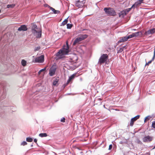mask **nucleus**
<instances>
[{"mask_svg": "<svg viewBox=\"0 0 155 155\" xmlns=\"http://www.w3.org/2000/svg\"><path fill=\"white\" fill-rule=\"evenodd\" d=\"M146 155H150V153H146Z\"/></svg>", "mask_w": 155, "mask_h": 155, "instance_id": "nucleus-44", "label": "nucleus"}, {"mask_svg": "<svg viewBox=\"0 0 155 155\" xmlns=\"http://www.w3.org/2000/svg\"><path fill=\"white\" fill-rule=\"evenodd\" d=\"M123 143V142L122 141H120V143H121V144H122Z\"/></svg>", "mask_w": 155, "mask_h": 155, "instance_id": "nucleus-47", "label": "nucleus"}, {"mask_svg": "<svg viewBox=\"0 0 155 155\" xmlns=\"http://www.w3.org/2000/svg\"><path fill=\"white\" fill-rule=\"evenodd\" d=\"M127 40L128 39L127 38V36L123 37L118 41V43H119L121 42H124L127 41Z\"/></svg>", "mask_w": 155, "mask_h": 155, "instance_id": "nucleus-14", "label": "nucleus"}, {"mask_svg": "<svg viewBox=\"0 0 155 155\" xmlns=\"http://www.w3.org/2000/svg\"><path fill=\"white\" fill-rule=\"evenodd\" d=\"M21 64L23 66H25L26 64V61L24 60H22L21 61Z\"/></svg>", "mask_w": 155, "mask_h": 155, "instance_id": "nucleus-24", "label": "nucleus"}, {"mask_svg": "<svg viewBox=\"0 0 155 155\" xmlns=\"http://www.w3.org/2000/svg\"><path fill=\"white\" fill-rule=\"evenodd\" d=\"M143 142H145V137H144L143 138Z\"/></svg>", "mask_w": 155, "mask_h": 155, "instance_id": "nucleus-43", "label": "nucleus"}, {"mask_svg": "<svg viewBox=\"0 0 155 155\" xmlns=\"http://www.w3.org/2000/svg\"><path fill=\"white\" fill-rule=\"evenodd\" d=\"M75 75V74H73L71 75V76L69 77V78L68 79V80H67V82H66V85L70 83V82L74 78Z\"/></svg>", "mask_w": 155, "mask_h": 155, "instance_id": "nucleus-11", "label": "nucleus"}, {"mask_svg": "<svg viewBox=\"0 0 155 155\" xmlns=\"http://www.w3.org/2000/svg\"><path fill=\"white\" fill-rule=\"evenodd\" d=\"M46 67H45V68H43L41 70H40L38 72V74H41V72H42V71H45V70H46Z\"/></svg>", "mask_w": 155, "mask_h": 155, "instance_id": "nucleus-25", "label": "nucleus"}, {"mask_svg": "<svg viewBox=\"0 0 155 155\" xmlns=\"http://www.w3.org/2000/svg\"><path fill=\"white\" fill-rule=\"evenodd\" d=\"M50 9L53 12V13L54 14H58L60 12L59 10H56L52 7H50Z\"/></svg>", "mask_w": 155, "mask_h": 155, "instance_id": "nucleus-15", "label": "nucleus"}, {"mask_svg": "<svg viewBox=\"0 0 155 155\" xmlns=\"http://www.w3.org/2000/svg\"><path fill=\"white\" fill-rule=\"evenodd\" d=\"M58 79L56 78L54 81L53 83V84L54 86H56L58 83Z\"/></svg>", "mask_w": 155, "mask_h": 155, "instance_id": "nucleus-22", "label": "nucleus"}, {"mask_svg": "<svg viewBox=\"0 0 155 155\" xmlns=\"http://www.w3.org/2000/svg\"><path fill=\"white\" fill-rule=\"evenodd\" d=\"M143 0H138L139 2L140 3V4L143 3Z\"/></svg>", "mask_w": 155, "mask_h": 155, "instance_id": "nucleus-42", "label": "nucleus"}, {"mask_svg": "<svg viewBox=\"0 0 155 155\" xmlns=\"http://www.w3.org/2000/svg\"><path fill=\"white\" fill-rule=\"evenodd\" d=\"M153 59V57L152 58V59L150 61H149V62H148L147 63L146 62V65H148L149 64H150V63H151L152 62V61L154 60V59Z\"/></svg>", "mask_w": 155, "mask_h": 155, "instance_id": "nucleus-33", "label": "nucleus"}, {"mask_svg": "<svg viewBox=\"0 0 155 155\" xmlns=\"http://www.w3.org/2000/svg\"><path fill=\"white\" fill-rule=\"evenodd\" d=\"M31 147H33V144H31Z\"/></svg>", "mask_w": 155, "mask_h": 155, "instance_id": "nucleus-48", "label": "nucleus"}, {"mask_svg": "<svg viewBox=\"0 0 155 155\" xmlns=\"http://www.w3.org/2000/svg\"><path fill=\"white\" fill-rule=\"evenodd\" d=\"M151 117H152L150 115L146 117V121L147 120H149Z\"/></svg>", "mask_w": 155, "mask_h": 155, "instance_id": "nucleus-34", "label": "nucleus"}, {"mask_svg": "<svg viewBox=\"0 0 155 155\" xmlns=\"http://www.w3.org/2000/svg\"><path fill=\"white\" fill-rule=\"evenodd\" d=\"M154 148H155V146H154Z\"/></svg>", "mask_w": 155, "mask_h": 155, "instance_id": "nucleus-49", "label": "nucleus"}, {"mask_svg": "<svg viewBox=\"0 0 155 155\" xmlns=\"http://www.w3.org/2000/svg\"><path fill=\"white\" fill-rule=\"evenodd\" d=\"M104 10L106 14L108 16H114L116 15L115 10L112 8H105Z\"/></svg>", "mask_w": 155, "mask_h": 155, "instance_id": "nucleus-2", "label": "nucleus"}, {"mask_svg": "<svg viewBox=\"0 0 155 155\" xmlns=\"http://www.w3.org/2000/svg\"><path fill=\"white\" fill-rule=\"evenodd\" d=\"M1 12V10L0 9V12Z\"/></svg>", "mask_w": 155, "mask_h": 155, "instance_id": "nucleus-50", "label": "nucleus"}, {"mask_svg": "<svg viewBox=\"0 0 155 155\" xmlns=\"http://www.w3.org/2000/svg\"><path fill=\"white\" fill-rule=\"evenodd\" d=\"M27 144V142L25 141H23V142H22L21 143V146H25V145H26Z\"/></svg>", "mask_w": 155, "mask_h": 155, "instance_id": "nucleus-27", "label": "nucleus"}, {"mask_svg": "<svg viewBox=\"0 0 155 155\" xmlns=\"http://www.w3.org/2000/svg\"><path fill=\"white\" fill-rule=\"evenodd\" d=\"M44 61V56L42 55L36 58L33 61L34 62L43 63Z\"/></svg>", "mask_w": 155, "mask_h": 155, "instance_id": "nucleus-5", "label": "nucleus"}, {"mask_svg": "<svg viewBox=\"0 0 155 155\" xmlns=\"http://www.w3.org/2000/svg\"><path fill=\"white\" fill-rule=\"evenodd\" d=\"M108 58V56L106 54H103L100 57L98 63L101 64L104 63Z\"/></svg>", "mask_w": 155, "mask_h": 155, "instance_id": "nucleus-4", "label": "nucleus"}, {"mask_svg": "<svg viewBox=\"0 0 155 155\" xmlns=\"http://www.w3.org/2000/svg\"><path fill=\"white\" fill-rule=\"evenodd\" d=\"M87 37V35L86 34L81 35L79 37L76 38L74 41L73 45H75L77 43H78L80 41H82L86 38Z\"/></svg>", "mask_w": 155, "mask_h": 155, "instance_id": "nucleus-3", "label": "nucleus"}, {"mask_svg": "<svg viewBox=\"0 0 155 155\" xmlns=\"http://www.w3.org/2000/svg\"><path fill=\"white\" fill-rule=\"evenodd\" d=\"M40 48V46H38L37 47H35L34 49V51H39Z\"/></svg>", "mask_w": 155, "mask_h": 155, "instance_id": "nucleus-29", "label": "nucleus"}, {"mask_svg": "<svg viewBox=\"0 0 155 155\" xmlns=\"http://www.w3.org/2000/svg\"><path fill=\"white\" fill-rule=\"evenodd\" d=\"M61 121L62 122H64L65 121V118L64 117H63L61 120Z\"/></svg>", "mask_w": 155, "mask_h": 155, "instance_id": "nucleus-35", "label": "nucleus"}, {"mask_svg": "<svg viewBox=\"0 0 155 155\" xmlns=\"http://www.w3.org/2000/svg\"><path fill=\"white\" fill-rule=\"evenodd\" d=\"M26 140L28 142H31L33 141V139L30 137H28L26 138Z\"/></svg>", "mask_w": 155, "mask_h": 155, "instance_id": "nucleus-21", "label": "nucleus"}, {"mask_svg": "<svg viewBox=\"0 0 155 155\" xmlns=\"http://www.w3.org/2000/svg\"><path fill=\"white\" fill-rule=\"evenodd\" d=\"M44 6L45 7H48L49 8L50 7H51L50 6H49L47 4H45L44 5Z\"/></svg>", "mask_w": 155, "mask_h": 155, "instance_id": "nucleus-39", "label": "nucleus"}, {"mask_svg": "<svg viewBox=\"0 0 155 155\" xmlns=\"http://www.w3.org/2000/svg\"><path fill=\"white\" fill-rule=\"evenodd\" d=\"M134 37L133 33L130 35H129L128 36H127V38L128 39L132 37Z\"/></svg>", "mask_w": 155, "mask_h": 155, "instance_id": "nucleus-28", "label": "nucleus"}, {"mask_svg": "<svg viewBox=\"0 0 155 155\" xmlns=\"http://www.w3.org/2000/svg\"><path fill=\"white\" fill-rule=\"evenodd\" d=\"M125 47H126V45H125V46H124L123 47H122L121 48H123V49L124 48H125Z\"/></svg>", "mask_w": 155, "mask_h": 155, "instance_id": "nucleus-46", "label": "nucleus"}, {"mask_svg": "<svg viewBox=\"0 0 155 155\" xmlns=\"http://www.w3.org/2000/svg\"><path fill=\"white\" fill-rule=\"evenodd\" d=\"M27 29L28 28L25 25H22L18 28V30L19 31H26Z\"/></svg>", "mask_w": 155, "mask_h": 155, "instance_id": "nucleus-9", "label": "nucleus"}, {"mask_svg": "<svg viewBox=\"0 0 155 155\" xmlns=\"http://www.w3.org/2000/svg\"><path fill=\"white\" fill-rule=\"evenodd\" d=\"M153 137L149 136H146V142H149L152 140Z\"/></svg>", "mask_w": 155, "mask_h": 155, "instance_id": "nucleus-16", "label": "nucleus"}, {"mask_svg": "<svg viewBox=\"0 0 155 155\" xmlns=\"http://www.w3.org/2000/svg\"><path fill=\"white\" fill-rule=\"evenodd\" d=\"M67 26L68 29H71L72 27V24L68 23L67 24Z\"/></svg>", "mask_w": 155, "mask_h": 155, "instance_id": "nucleus-26", "label": "nucleus"}, {"mask_svg": "<svg viewBox=\"0 0 155 155\" xmlns=\"http://www.w3.org/2000/svg\"><path fill=\"white\" fill-rule=\"evenodd\" d=\"M127 14L124 10L118 13L119 16L121 18H123Z\"/></svg>", "mask_w": 155, "mask_h": 155, "instance_id": "nucleus-10", "label": "nucleus"}, {"mask_svg": "<svg viewBox=\"0 0 155 155\" xmlns=\"http://www.w3.org/2000/svg\"><path fill=\"white\" fill-rule=\"evenodd\" d=\"M152 126L153 128H155V121L152 123Z\"/></svg>", "mask_w": 155, "mask_h": 155, "instance_id": "nucleus-36", "label": "nucleus"}, {"mask_svg": "<svg viewBox=\"0 0 155 155\" xmlns=\"http://www.w3.org/2000/svg\"><path fill=\"white\" fill-rule=\"evenodd\" d=\"M112 147V144H110L108 150H110Z\"/></svg>", "mask_w": 155, "mask_h": 155, "instance_id": "nucleus-38", "label": "nucleus"}, {"mask_svg": "<svg viewBox=\"0 0 155 155\" xmlns=\"http://www.w3.org/2000/svg\"><path fill=\"white\" fill-rule=\"evenodd\" d=\"M155 32V28H153L146 31V35L153 34Z\"/></svg>", "mask_w": 155, "mask_h": 155, "instance_id": "nucleus-13", "label": "nucleus"}, {"mask_svg": "<svg viewBox=\"0 0 155 155\" xmlns=\"http://www.w3.org/2000/svg\"><path fill=\"white\" fill-rule=\"evenodd\" d=\"M137 142L138 143H140L141 144V142L140 141L139 139H137Z\"/></svg>", "mask_w": 155, "mask_h": 155, "instance_id": "nucleus-40", "label": "nucleus"}, {"mask_svg": "<svg viewBox=\"0 0 155 155\" xmlns=\"http://www.w3.org/2000/svg\"><path fill=\"white\" fill-rule=\"evenodd\" d=\"M66 46L65 45H64L63 48L56 53V55L58 58V59L62 58L63 57L64 55L68 54L69 52V46L68 41H66Z\"/></svg>", "mask_w": 155, "mask_h": 155, "instance_id": "nucleus-1", "label": "nucleus"}, {"mask_svg": "<svg viewBox=\"0 0 155 155\" xmlns=\"http://www.w3.org/2000/svg\"><path fill=\"white\" fill-rule=\"evenodd\" d=\"M123 51V48H120L119 50L117 51V52L118 53H121Z\"/></svg>", "mask_w": 155, "mask_h": 155, "instance_id": "nucleus-32", "label": "nucleus"}, {"mask_svg": "<svg viewBox=\"0 0 155 155\" xmlns=\"http://www.w3.org/2000/svg\"><path fill=\"white\" fill-rule=\"evenodd\" d=\"M38 29L37 26L36 25L33 24L32 26L31 30L32 32L34 31V30H37Z\"/></svg>", "mask_w": 155, "mask_h": 155, "instance_id": "nucleus-17", "label": "nucleus"}, {"mask_svg": "<svg viewBox=\"0 0 155 155\" xmlns=\"http://www.w3.org/2000/svg\"><path fill=\"white\" fill-rule=\"evenodd\" d=\"M137 6H136L134 4H133L131 8H135Z\"/></svg>", "mask_w": 155, "mask_h": 155, "instance_id": "nucleus-37", "label": "nucleus"}, {"mask_svg": "<svg viewBox=\"0 0 155 155\" xmlns=\"http://www.w3.org/2000/svg\"><path fill=\"white\" fill-rule=\"evenodd\" d=\"M131 9H132V8L131 7L130 8H128L126 9H124V10L125 11L127 14L128 13V12L131 10Z\"/></svg>", "mask_w": 155, "mask_h": 155, "instance_id": "nucleus-30", "label": "nucleus"}, {"mask_svg": "<svg viewBox=\"0 0 155 155\" xmlns=\"http://www.w3.org/2000/svg\"><path fill=\"white\" fill-rule=\"evenodd\" d=\"M134 4L136 6H138L139 5H140L141 4L139 2V1L137 0V1L134 3Z\"/></svg>", "mask_w": 155, "mask_h": 155, "instance_id": "nucleus-31", "label": "nucleus"}, {"mask_svg": "<svg viewBox=\"0 0 155 155\" xmlns=\"http://www.w3.org/2000/svg\"><path fill=\"white\" fill-rule=\"evenodd\" d=\"M34 141L36 143V144H37V139H36V138L34 139Z\"/></svg>", "mask_w": 155, "mask_h": 155, "instance_id": "nucleus-41", "label": "nucleus"}, {"mask_svg": "<svg viewBox=\"0 0 155 155\" xmlns=\"http://www.w3.org/2000/svg\"><path fill=\"white\" fill-rule=\"evenodd\" d=\"M56 71V68H51L49 74L51 76H52L55 74Z\"/></svg>", "mask_w": 155, "mask_h": 155, "instance_id": "nucleus-12", "label": "nucleus"}, {"mask_svg": "<svg viewBox=\"0 0 155 155\" xmlns=\"http://www.w3.org/2000/svg\"><path fill=\"white\" fill-rule=\"evenodd\" d=\"M15 6V4H9L7 5V8H13Z\"/></svg>", "mask_w": 155, "mask_h": 155, "instance_id": "nucleus-20", "label": "nucleus"}, {"mask_svg": "<svg viewBox=\"0 0 155 155\" xmlns=\"http://www.w3.org/2000/svg\"><path fill=\"white\" fill-rule=\"evenodd\" d=\"M140 34H141V33L139 32H137L133 33L134 37H137L139 36L140 35Z\"/></svg>", "mask_w": 155, "mask_h": 155, "instance_id": "nucleus-23", "label": "nucleus"}, {"mask_svg": "<svg viewBox=\"0 0 155 155\" xmlns=\"http://www.w3.org/2000/svg\"><path fill=\"white\" fill-rule=\"evenodd\" d=\"M140 117V115H138L132 118L131 119L130 125L131 126H133L134 125V122L137 120Z\"/></svg>", "mask_w": 155, "mask_h": 155, "instance_id": "nucleus-6", "label": "nucleus"}, {"mask_svg": "<svg viewBox=\"0 0 155 155\" xmlns=\"http://www.w3.org/2000/svg\"><path fill=\"white\" fill-rule=\"evenodd\" d=\"M84 3V1H80V0H79L76 1L75 5L77 7L80 8L82 7Z\"/></svg>", "mask_w": 155, "mask_h": 155, "instance_id": "nucleus-8", "label": "nucleus"}, {"mask_svg": "<svg viewBox=\"0 0 155 155\" xmlns=\"http://www.w3.org/2000/svg\"><path fill=\"white\" fill-rule=\"evenodd\" d=\"M68 18L65 19L62 22L61 25H64L67 24L68 21Z\"/></svg>", "mask_w": 155, "mask_h": 155, "instance_id": "nucleus-18", "label": "nucleus"}, {"mask_svg": "<svg viewBox=\"0 0 155 155\" xmlns=\"http://www.w3.org/2000/svg\"><path fill=\"white\" fill-rule=\"evenodd\" d=\"M144 123H145V121H146V120H145V117L144 118Z\"/></svg>", "mask_w": 155, "mask_h": 155, "instance_id": "nucleus-45", "label": "nucleus"}, {"mask_svg": "<svg viewBox=\"0 0 155 155\" xmlns=\"http://www.w3.org/2000/svg\"><path fill=\"white\" fill-rule=\"evenodd\" d=\"M32 33L37 38H40L41 36V31H37V30H34V31H33Z\"/></svg>", "mask_w": 155, "mask_h": 155, "instance_id": "nucleus-7", "label": "nucleus"}, {"mask_svg": "<svg viewBox=\"0 0 155 155\" xmlns=\"http://www.w3.org/2000/svg\"><path fill=\"white\" fill-rule=\"evenodd\" d=\"M39 136L41 137H46L47 136V134L46 133H40L39 134Z\"/></svg>", "mask_w": 155, "mask_h": 155, "instance_id": "nucleus-19", "label": "nucleus"}]
</instances>
